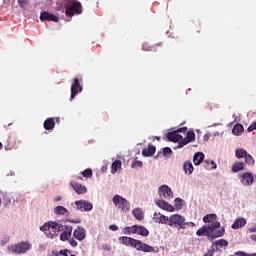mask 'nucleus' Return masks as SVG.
<instances>
[{
    "mask_svg": "<svg viewBox=\"0 0 256 256\" xmlns=\"http://www.w3.org/2000/svg\"><path fill=\"white\" fill-rule=\"evenodd\" d=\"M119 241L122 245H126L137 249V251H142L143 253H159L158 247L150 246L147 243L142 242L141 240H137L132 237L121 236L119 237Z\"/></svg>",
    "mask_w": 256,
    "mask_h": 256,
    "instance_id": "obj_1",
    "label": "nucleus"
},
{
    "mask_svg": "<svg viewBox=\"0 0 256 256\" xmlns=\"http://www.w3.org/2000/svg\"><path fill=\"white\" fill-rule=\"evenodd\" d=\"M219 227H221L219 221L212 222L211 225H203L197 230L196 235L198 237H205V235H207L208 239L223 237L225 235V227H222L218 232H215V229H219Z\"/></svg>",
    "mask_w": 256,
    "mask_h": 256,
    "instance_id": "obj_2",
    "label": "nucleus"
},
{
    "mask_svg": "<svg viewBox=\"0 0 256 256\" xmlns=\"http://www.w3.org/2000/svg\"><path fill=\"white\" fill-rule=\"evenodd\" d=\"M40 231L48 237V239H53V237H57L61 231H63V224H59L57 222L49 221L43 224L40 227Z\"/></svg>",
    "mask_w": 256,
    "mask_h": 256,
    "instance_id": "obj_3",
    "label": "nucleus"
},
{
    "mask_svg": "<svg viewBox=\"0 0 256 256\" xmlns=\"http://www.w3.org/2000/svg\"><path fill=\"white\" fill-rule=\"evenodd\" d=\"M112 202L121 213H128L131 210V203L119 194L114 195Z\"/></svg>",
    "mask_w": 256,
    "mask_h": 256,
    "instance_id": "obj_4",
    "label": "nucleus"
},
{
    "mask_svg": "<svg viewBox=\"0 0 256 256\" xmlns=\"http://www.w3.org/2000/svg\"><path fill=\"white\" fill-rule=\"evenodd\" d=\"M32 245L29 243V241H22L17 243L16 245H12L8 247L9 251L12 253H17L18 255H23L24 253H27V251L31 250Z\"/></svg>",
    "mask_w": 256,
    "mask_h": 256,
    "instance_id": "obj_5",
    "label": "nucleus"
},
{
    "mask_svg": "<svg viewBox=\"0 0 256 256\" xmlns=\"http://www.w3.org/2000/svg\"><path fill=\"white\" fill-rule=\"evenodd\" d=\"M167 225H169V227H173V225H177L179 229H186L189 223L185 222V217L179 214H173L169 217Z\"/></svg>",
    "mask_w": 256,
    "mask_h": 256,
    "instance_id": "obj_6",
    "label": "nucleus"
},
{
    "mask_svg": "<svg viewBox=\"0 0 256 256\" xmlns=\"http://www.w3.org/2000/svg\"><path fill=\"white\" fill-rule=\"evenodd\" d=\"M81 13H83V6L79 1H74L72 2L71 6L66 7V17H73L75 14L81 15Z\"/></svg>",
    "mask_w": 256,
    "mask_h": 256,
    "instance_id": "obj_7",
    "label": "nucleus"
},
{
    "mask_svg": "<svg viewBox=\"0 0 256 256\" xmlns=\"http://www.w3.org/2000/svg\"><path fill=\"white\" fill-rule=\"evenodd\" d=\"M179 133H187V127H182L176 131L168 132L166 134V137L168 138V141H171L172 143H177L183 139V136Z\"/></svg>",
    "mask_w": 256,
    "mask_h": 256,
    "instance_id": "obj_8",
    "label": "nucleus"
},
{
    "mask_svg": "<svg viewBox=\"0 0 256 256\" xmlns=\"http://www.w3.org/2000/svg\"><path fill=\"white\" fill-rule=\"evenodd\" d=\"M83 91V86L79 82V78H74L73 83L71 85V95L70 99H75L79 93Z\"/></svg>",
    "mask_w": 256,
    "mask_h": 256,
    "instance_id": "obj_9",
    "label": "nucleus"
},
{
    "mask_svg": "<svg viewBox=\"0 0 256 256\" xmlns=\"http://www.w3.org/2000/svg\"><path fill=\"white\" fill-rule=\"evenodd\" d=\"M239 177L242 185L250 186L255 183V178L253 177V173L251 172H245L243 174H240Z\"/></svg>",
    "mask_w": 256,
    "mask_h": 256,
    "instance_id": "obj_10",
    "label": "nucleus"
},
{
    "mask_svg": "<svg viewBox=\"0 0 256 256\" xmlns=\"http://www.w3.org/2000/svg\"><path fill=\"white\" fill-rule=\"evenodd\" d=\"M159 195L160 197H164V199H173V191L167 185H162L159 187Z\"/></svg>",
    "mask_w": 256,
    "mask_h": 256,
    "instance_id": "obj_11",
    "label": "nucleus"
},
{
    "mask_svg": "<svg viewBox=\"0 0 256 256\" xmlns=\"http://www.w3.org/2000/svg\"><path fill=\"white\" fill-rule=\"evenodd\" d=\"M74 239L77 241H83L87 237V230L85 228L78 226L73 232Z\"/></svg>",
    "mask_w": 256,
    "mask_h": 256,
    "instance_id": "obj_12",
    "label": "nucleus"
},
{
    "mask_svg": "<svg viewBox=\"0 0 256 256\" xmlns=\"http://www.w3.org/2000/svg\"><path fill=\"white\" fill-rule=\"evenodd\" d=\"M70 187H72L77 195H85L87 193V187L78 182H70Z\"/></svg>",
    "mask_w": 256,
    "mask_h": 256,
    "instance_id": "obj_13",
    "label": "nucleus"
},
{
    "mask_svg": "<svg viewBox=\"0 0 256 256\" xmlns=\"http://www.w3.org/2000/svg\"><path fill=\"white\" fill-rule=\"evenodd\" d=\"M40 21H53L54 23H59V17L47 11H43L40 13Z\"/></svg>",
    "mask_w": 256,
    "mask_h": 256,
    "instance_id": "obj_14",
    "label": "nucleus"
},
{
    "mask_svg": "<svg viewBox=\"0 0 256 256\" xmlns=\"http://www.w3.org/2000/svg\"><path fill=\"white\" fill-rule=\"evenodd\" d=\"M156 205L160 209H163L164 211H168L169 213H173V211H175V207H173V205L169 204V202L165 200H157Z\"/></svg>",
    "mask_w": 256,
    "mask_h": 256,
    "instance_id": "obj_15",
    "label": "nucleus"
},
{
    "mask_svg": "<svg viewBox=\"0 0 256 256\" xmlns=\"http://www.w3.org/2000/svg\"><path fill=\"white\" fill-rule=\"evenodd\" d=\"M73 233V226H65L64 231L60 235L61 241H69L71 234Z\"/></svg>",
    "mask_w": 256,
    "mask_h": 256,
    "instance_id": "obj_16",
    "label": "nucleus"
},
{
    "mask_svg": "<svg viewBox=\"0 0 256 256\" xmlns=\"http://www.w3.org/2000/svg\"><path fill=\"white\" fill-rule=\"evenodd\" d=\"M16 145H17V140L15 136H8L4 147L6 151H11V149H15Z\"/></svg>",
    "mask_w": 256,
    "mask_h": 256,
    "instance_id": "obj_17",
    "label": "nucleus"
},
{
    "mask_svg": "<svg viewBox=\"0 0 256 256\" xmlns=\"http://www.w3.org/2000/svg\"><path fill=\"white\" fill-rule=\"evenodd\" d=\"M154 221H156V223H162V224H166L169 223V217L165 216L161 213H154Z\"/></svg>",
    "mask_w": 256,
    "mask_h": 256,
    "instance_id": "obj_18",
    "label": "nucleus"
},
{
    "mask_svg": "<svg viewBox=\"0 0 256 256\" xmlns=\"http://www.w3.org/2000/svg\"><path fill=\"white\" fill-rule=\"evenodd\" d=\"M203 159H205V154H203V152L195 153L193 157L194 165L196 166L201 165V163H203Z\"/></svg>",
    "mask_w": 256,
    "mask_h": 256,
    "instance_id": "obj_19",
    "label": "nucleus"
},
{
    "mask_svg": "<svg viewBox=\"0 0 256 256\" xmlns=\"http://www.w3.org/2000/svg\"><path fill=\"white\" fill-rule=\"evenodd\" d=\"M44 129L46 131H53L55 129V120L53 118H48L44 121Z\"/></svg>",
    "mask_w": 256,
    "mask_h": 256,
    "instance_id": "obj_20",
    "label": "nucleus"
},
{
    "mask_svg": "<svg viewBox=\"0 0 256 256\" xmlns=\"http://www.w3.org/2000/svg\"><path fill=\"white\" fill-rule=\"evenodd\" d=\"M245 225H247V220L244 218H238L232 224V229H241V227H245Z\"/></svg>",
    "mask_w": 256,
    "mask_h": 256,
    "instance_id": "obj_21",
    "label": "nucleus"
},
{
    "mask_svg": "<svg viewBox=\"0 0 256 256\" xmlns=\"http://www.w3.org/2000/svg\"><path fill=\"white\" fill-rule=\"evenodd\" d=\"M155 151V146L148 145V148L142 150V155H144V157H151V155H155Z\"/></svg>",
    "mask_w": 256,
    "mask_h": 256,
    "instance_id": "obj_22",
    "label": "nucleus"
},
{
    "mask_svg": "<svg viewBox=\"0 0 256 256\" xmlns=\"http://www.w3.org/2000/svg\"><path fill=\"white\" fill-rule=\"evenodd\" d=\"M183 170L184 173L191 175V173H193V171L195 170V168L193 167V163H191L190 161H186L183 165Z\"/></svg>",
    "mask_w": 256,
    "mask_h": 256,
    "instance_id": "obj_23",
    "label": "nucleus"
},
{
    "mask_svg": "<svg viewBox=\"0 0 256 256\" xmlns=\"http://www.w3.org/2000/svg\"><path fill=\"white\" fill-rule=\"evenodd\" d=\"M132 215H134L135 219H137L138 221H143V219H145V216L143 215V210H141V208H135L132 211Z\"/></svg>",
    "mask_w": 256,
    "mask_h": 256,
    "instance_id": "obj_24",
    "label": "nucleus"
},
{
    "mask_svg": "<svg viewBox=\"0 0 256 256\" xmlns=\"http://www.w3.org/2000/svg\"><path fill=\"white\" fill-rule=\"evenodd\" d=\"M55 215H69V210L63 206H57L54 208Z\"/></svg>",
    "mask_w": 256,
    "mask_h": 256,
    "instance_id": "obj_25",
    "label": "nucleus"
},
{
    "mask_svg": "<svg viewBox=\"0 0 256 256\" xmlns=\"http://www.w3.org/2000/svg\"><path fill=\"white\" fill-rule=\"evenodd\" d=\"M245 169V163L236 162L232 166V173H239V171H243Z\"/></svg>",
    "mask_w": 256,
    "mask_h": 256,
    "instance_id": "obj_26",
    "label": "nucleus"
},
{
    "mask_svg": "<svg viewBox=\"0 0 256 256\" xmlns=\"http://www.w3.org/2000/svg\"><path fill=\"white\" fill-rule=\"evenodd\" d=\"M121 165H123V163L121 162V160H116L112 163L111 165V173L113 175H115V173H117V171H119V169H121Z\"/></svg>",
    "mask_w": 256,
    "mask_h": 256,
    "instance_id": "obj_27",
    "label": "nucleus"
},
{
    "mask_svg": "<svg viewBox=\"0 0 256 256\" xmlns=\"http://www.w3.org/2000/svg\"><path fill=\"white\" fill-rule=\"evenodd\" d=\"M204 168L207 169V171H213V169H217V164L213 160H205L204 161Z\"/></svg>",
    "mask_w": 256,
    "mask_h": 256,
    "instance_id": "obj_28",
    "label": "nucleus"
},
{
    "mask_svg": "<svg viewBox=\"0 0 256 256\" xmlns=\"http://www.w3.org/2000/svg\"><path fill=\"white\" fill-rule=\"evenodd\" d=\"M243 131H244L243 125L240 124V123L236 124V125L233 127V129H232L233 135H236V136L241 135V133H243Z\"/></svg>",
    "mask_w": 256,
    "mask_h": 256,
    "instance_id": "obj_29",
    "label": "nucleus"
},
{
    "mask_svg": "<svg viewBox=\"0 0 256 256\" xmlns=\"http://www.w3.org/2000/svg\"><path fill=\"white\" fill-rule=\"evenodd\" d=\"M137 235H141L142 237H148L149 230H147V228H145V226L138 225Z\"/></svg>",
    "mask_w": 256,
    "mask_h": 256,
    "instance_id": "obj_30",
    "label": "nucleus"
},
{
    "mask_svg": "<svg viewBox=\"0 0 256 256\" xmlns=\"http://www.w3.org/2000/svg\"><path fill=\"white\" fill-rule=\"evenodd\" d=\"M247 150L243 149V148H238L235 151V156L237 157V159H243L245 158V156L247 155Z\"/></svg>",
    "mask_w": 256,
    "mask_h": 256,
    "instance_id": "obj_31",
    "label": "nucleus"
},
{
    "mask_svg": "<svg viewBox=\"0 0 256 256\" xmlns=\"http://www.w3.org/2000/svg\"><path fill=\"white\" fill-rule=\"evenodd\" d=\"M213 245H216V247H219L220 249H223V247H227L229 245V242L225 239H219L213 243Z\"/></svg>",
    "mask_w": 256,
    "mask_h": 256,
    "instance_id": "obj_32",
    "label": "nucleus"
},
{
    "mask_svg": "<svg viewBox=\"0 0 256 256\" xmlns=\"http://www.w3.org/2000/svg\"><path fill=\"white\" fill-rule=\"evenodd\" d=\"M217 219L216 214H207L206 216L203 217L204 223H213Z\"/></svg>",
    "mask_w": 256,
    "mask_h": 256,
    "instance_id": "obj_33",
    "label": "nucleus"
},
{
    "mask_svg": "<svg viewBox=\"0 0 256 256\" xmlns=\"http://www.w3.org/2000/svg\"><path fill=\"white\" fill-rule=\"evenodd\" d=\"M245 163L246 165H255V158H253V156H251V154H246L245 157Z\"/></svg>",
    "mask_w": 256,
    "mask_h": 256,
    "instance_id": "obj_34",
    "label": "nucleus"
},
{
    "mask_svg": "<svg viewBox=\"0 0 256 256\" xmlns=\"http://www.w3.org/2000/svg\"><path fill=\"white\" fill-rule=\"evenodd\" d=\"M93 209V203L84 200V203L82 205V211H91Z\"/></svg>",
    "mask_w": 256,
    "mask_h": 256,
    "instance_id": "obj_35",
    "label": "nucleus"
},
{
    "mask_svg": "<svg viewBox=\"0 0 256 256\" xmlns=\"http://www.w3.org/2000/svg\"><path fill=\"white\" fill-rule=\"evenodd\" d=\"M138 227H139V225H133L131 227L127 226V227H125V231H128V235H131V233L135 234L138 231Z\"/></svg>",
    "mask_w": 256,
    "mask_h": 256,
    "instance_id": "obj_36",
    "label": "nucleus"
},
{
    "mask_svg": "<svg viewBox=\"0 0 256 256\" xmlns=\"http://www.w3.org/2000/svg\"><path fill=\"white\" fill-rule=\"evenodd\" d=\"M186 140L189 141L190 143H193V141H195V132L194 131H188L186 133Z\"/></svg>",
    "mask_w": 256,
    "mask_h": 256,
    "instance_id": "obj_37",
    "label": "nucleus"
},
{
    "mask_svg": "<svg viewBox=\"0 0 256 256\" xmlns=\"http://www.w3.org/2000/svg\"><path fill=\"white\" fill-rule=\"evenodd\" d=\"M82 177H85L86 179H89L93 177V170L91 168H87L86 170L82 171Z\"/></svg>",
    "mask_w": 256,
    "mask_h": 256,
    "instance_id": "obj_38",
    "label": "nucleus"
},
{
    "mask_svg": "<svg viewBox=\"0 0 256 256\" xmlns=\"http://www.w3.org/2000/svg\"><path fill=\"white\" fill-rule=\"evenodd\" d=\"M142 51H155V46H151L149 43L144 42L142 44Z\"/></svg>",
    "mask_w": 256,
    "mask_h": 256,
    "instance_id": "obj_39",
    "label": "nucleus"
},
{
    "mask_svg": "<svg viewBox=\"0 0 256 256\" xmlns=\"http://www.w3.org/2000/svg\"><path fill=\"white\" fill-rule=\"evenodd\" d=\"M174 204L177 210L181 209L183 207V199L175 198Z\"/></svg>",
    "mask_w": 256,
    "mask_h": 256,
    "instance_id": "obj_40",
    "label": "nucleus"
},
{
    "mask_svg": "<svg viewBox=\"0 0 256 256\" xmlns=\"http://www.w3.org/2000/svg\"><path fill=\"white\" fill-rule=\"evenodd\" d=\"M132 169H137L139 167H143V162L139 160H134L131 164Z\"/></svg>",
    "mask_w": 256,
    "mask_h": 256,
    "instance_id": "obj_41",
    "label": "nucleus"
},
{
    "mask_svg": "<svg viewBox=\"0 0 256 256\" xmlns=\"http://www.w3.org/2000/svg\"><path fill=\"white\" fill-rule=\"evenodd\" d=\"M85 202V200H78V201H75V206H76V209L77 211H83V203Z\"/></svg>",
    "mask_w": 256,
    "mask_h": 256,
    "instance_id": "obj_42",
    "label": "nucleus"
},
{
    "mask_svg": "<svg viewBox=\"0 0 256 256\" xmlns=\"http://www.w3.org/2000/svg\"><path fill=\"white\" fill-rule=\"evenodd\" d=\"M189 140H187L186 138L182 139L178 146H177V149H182V147H185V145H189Z\"/></svg>",
    "mask_w": 256,
    "mask_h": 256,
    "instance_id": "obj_43",
    "label": "nucleus"
},
{
    "mask_svg": "<svg viewBox=\"0 0 256 256\" xmlns=\"http://www.w3.org/2000/svg\"><path fill=\"white\" fill-rule=\"evenodd\" d=\"M256 130V121H254L247 129L248 133H251Z\"/></svg>",
    "mask_w": 256,
    "mask_h": 256,
    "instance_id": "obj_44",
    "label": "nucleus"
},
{
    "mask_svg": "<svg viewBox=\"0 0 256 256\" xmlns=\"http://www.w3.org/2000/svg\"><path fill=\"white\" fill-rule=\"evenodd\" d=\"M173 153V151L171 150V148H169V147H165L164 149H163V154L164 155H171Z\"/></svg>",
    "mask_w": 256,
    "mask_h": 256,
    "instance_id": "obj_45",
    "label": "nucleus"
},
{
    "mask_svg": "<svg viewBox=\"0 0 256 256\" xmlns=\"http://www.w3.org/2000/svg\"><path fill=\"white\" fill-rule=\"evenodd\" d=\"M62 256H75V254H72L71 251L65 249L62 250Z\"/></svg>",
    "mask_w": 256,
    "mask_h": 256,
    "instance_id": "obj_46",
    "label": "nucleus"
},
{
    "mask_svg": "<svg viewBox=\"0 0 256 256\" xmlns=\"http://www.w3.org/2000/svg\"><path fill=\"white\" fill-rule=\"evenodd\" d=\"M29 3V0H18L20 7H25Z\"/></svg>",
    "mask_w": 256,
    "mask_h": 256,
    "instance_id": "obj_47",
    "label": "nucleus"
},
{
    "mask_svg": "<svg viewBox=\"0 0 256 256\" xmlns=\"http://www.w3.org/2000/svg\"><path fill=\"white\" fill-rule=\"evenodd\" d=\"M68 221V223H74V224H79V223H81V219L80 218H77L76 220H74V219H68L67 220Z\"/></svg>",
    "mask_w": 256,
    "mask_h": 256,
    "instance_id": "obj_48",
    "label": "nucleus"
},
{
    "mask_svg": "<svg viewBox=\"0 0 256 256\" xmlns=\"http://www.w3.org/2000/svg\"><path fill=\"white\" fill-rule=\"evenodd\" d=\"M69 244L71 245V247H77V245H78L76 240H74L73 238L69 239Z\"/></svg>",
    "mask_w": 256,
    "mask_h": 256,
    "instance_id": "obj_49",
    "label": "nucleus"
},
{
    "mask_svg": "<svg viewBox=\"0 0 256 256\" xmlns=\"http://www.w3.org/2000/svg\"><path fill=\"white\" fill-rule=\"evenodd\" d=\"M109 230L110 231H118L119 230V227L115 224H112L109 226Z\"/></svg>",
    "mask_w": 256,
    "mask_h": 256,
    "instance_id": "obj_50",
    "label": "nucleus"
},
{
    "mask_svg": "<svg viewBox=\"0 0 256 256\" xmlns=\"http://www.w3.org/2000/svg\"><path fill=\"white\" fill-rule=\"evenodd\" d=\"M248 231H249L250 233H256V224H255L254 226H250L249 229H248Z\"/></svg>",
    "mask_w": 256,
    "mask_h": 256,
    "instance_id": "obj_51",
    "label": "nucleus"
},
{
    "mask_svg": "<svg viewBox=\"0 0 256 256\" xmlns=\"http://www.w3.org/2000/svg\"><path fill=\"white\" fill-rule=\"evenodd\" d=\"M244 256H256V253H253V254H247L244 252Z\"/></svg>",
    "mask_w": 256,
    "mask_h": 256,
    "instance_id": "obj_52",
    "label": "nucleus"
},
{
    "mask_svg": "<svg viewBox=\"0 0 256 256\" xmlns=\"http://www.w3.org/2000/svg\"><path fill=\"white\" fill-rule=\"evenodd\" d=\"M54 201H61V196L56 197Z\"/></svg>",
    "mask_w": 256,
    "mask_h": 256,
    "instance_id": "obj_53",
    "label": "nucleus"
},
{
    "mask_svg": "<svg viewBox=\"0 0 256 256\" xmlns=\"http://www.w3.org/2000/svg\"><path fill=\"white\" fill-rule=\"evenodd\" d=\"M186 223H188V225H191L192 227H195V223L193 222H186Z\"/></svg>",
    "mask_w": 256,
    "mask_h": 256,
    "instance_id": "obj_54",
    "label": "nucleus"
},
{
    "mask_svg": "<svg viewBox=\"0 0 256 256\" xmlns=\"http://www.w3.org/2000/svg\"><path fill=\"white\" fill-rule=\"evenodd\" d=\"M124 235H129V230H125L124 228Z\"/></svg>",
    "mask_w": 256,
    "mask_h": 256,
    "instance_id": "obj_55",
    "label": "nucleus"
},
{
    "mask_svg": "<svg viewBox=\"0 0 256 256\" xmlns=\"http://www.w3.org/2000/svg\"><path fill=\"white\" fill-rule=\"evenodd\" d=\"M155 139H156L157 141H161V137H159V136H156Z\"/></svg>",
    "mask_w": 256,
    "mask_h": 256,
    "instance_id": "obj_56",
    "label": "nucleus"
},
{
    "mask_svg": "<svg viewBox=\"0 0 256 256\" xmlns=\"http://www.w3.org/2000/svg\"><path fill=\"white\" fill-rule=\"evenodd\" d=\"M221 229V227H219V228H216L215 229V233H219V230Z\"/></svg>",
    "mask_w": 256,
    "mask_h": 256,
    "instance_id": "obj_57",
    "label": "nucleus"
},
{
    "mask_svg": "<svg viewBox=\"0 0 256 256\" xmlns=\"http://www.w3.org/2000/svg\"><path fill=\"white\" fill-rule=\"evenodd\" d=\"M159 45H161V43L155 44V45H154V49H155V47H157V46H159Z\"/></svg>",
    "mask_w": 256,
    "mask_h": 256,
    "instance_id": "obj_58",
    "label": "nucleus"
},
{
    "mask_svg": "<svg viewBox=\"0 0 256 256\" xmlns=\"http://www.w3.org/2000/svg\"><path fill=\"white\" fill-rule=\"evenodd\" d=\"M1 147H3V143L0 142V149H1Z\"/></svg>",
    "mask_w": 256,
    "mask_h": 256,
    "instance_id": "obj_59",
    "label": "nucleus"
},
{
    "mask_svg": "<svg viewBox=\"0 0 256 256\" xmlns=\"http://www.w3.org/2000/svg\"><path fill=\"white\" fill-rule=\"evenodd\" d=\"M197 33H201V30H197Z\"/></svg>",
    "mask_w": 256,
    "mask_h": 256,
    "instance_id": "obj_60",
    "label": "nucleus"
},
{
    "mask_svg": "<svg viewBox=\"0 0 256 256\" xmlns=\"http://www.w3.org/2000/svg\"><path fill=\"white\" fill-rule=\"evenodd\" d=\"M1 203H2V201H1V198H0V206H1Z\"/></svg>",
    "mask_w": 256,
    "mask_h": 256,
    "instance_id": "obj_61",
    "label": "nucleus"
},
{
    "mask_svg": "<svg viewBox=\"0 0 256 256\" xmlns=\"http://www.w3.org/2000/svg\"><path fill=\"white\" fill-rule=\"evenodd\" d=\"M8 203H11V200H10V199L8 200Z\"/></svg>",
    "mask_w": 256,
    "mask_h": 256,
    "instance_id": "obj_62",
    "label": "nucleus"
},
{
    "mask_svg": "<svg viewBox=\"0 0 256 256\" xmlns=\"http://www.w3.org/2000/svg\"><path fill=\"white\" fill-rule=\"evenodd\" d=\"M78 179H83L82 177H78Z\"/></svg>",
    "mask_w": 256,
    "mask_h": 256,
    "instance_id": "obj_63",
    "label": "nucleus"
}]
</instances>
